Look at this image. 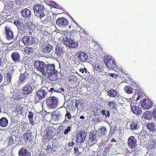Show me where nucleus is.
<instances>
[{
	"mask_svg": "<svg viewBox=\"0 0 156 156\" xmlns=\"http://www.w3.org/2000/svg\"><path fill=\"white\" fill-rule=\"evenodd\" d=\"M48 93V88H42L37 92L35 97V103H37L47 96Z\"/></svg>",
	"mask_w": 156,
	"mask_h": 156,
	"instance_id": "obj_1",
	"label": "nucleus"
},
{
	"mask_svg": "<svg viewBox=\"0 0 156 156\" xmlns=\"http://www.w3.org/2000/svg\"><path fill=\"white\" fill-rule=\"evenodd\" d=\"M55 66L54 64H46L45 67V72L43 73V76H51L53 75L56 76L58 72L57 70L55 69ZM51 78V77L50 79Z\"/></svg>",
	"mask_w": 156,
	"mask_h": 156,
	"instance_id": "obj_2",
	"label": "nucleus"
},
{
	"mask_svg": "<svg viewBox=\"0 0 156 156\" xmlns=\"http://www.w3.org/2000/svg\"><path fill=\"white\" fill-rule=\"evenodd\" d=\"M58 99L54 96L49 97L46 101L47 106L50 109L55 108L58 106Z\"/></svg>",
	"mask_w": 156,
	"mask_h": 156,
	"instance_id": "obj_3",
	"label": "nucleus"
},
{
	"mask_svg": "<svg viewBox=\"0 0 156 156\" xmlns=\"http://www.w3.org/2000/svg\"><path fill=\"white\" fill-rule=\"evenodd\" d=\"M103 58L104 62L108 68L113 69L116 67V62L111 56L108 55H105L104 56Z\"/></svg>",
	"mask_w": 156,
	"mask_h": 156,
	"instance_id": "obj_4",
	"label": "nucleus"
},
{
	"mask_svg": "<svg viewBox=\"0 0 156 156\" xmlns=\"http://www.w3.org/2000/svg\"><path fill=\"white\" fill-rule=\"evenodd\" d=\"M33 9L36 15L40 14L38 17L41 20L42 17L45 16L44 14V12L45 10V8L44 7L40 4H36L34 5L33 6Z\"/></svg>",
	"mask_w": 156,
	"mask_h": 156,
	"instance_id": "obj_5",
	"label": "nucleus"
},
{
	"mask_svg": "<svg viewBox=\"0 0 156 156\" xmlns=\"http://www.w3.org/2000/svg\"><path fill=\"white\" fill-rule=\"evenodd\" d=\"M45 63L43 61H35L34 63V69L41 72L43 75V73L45 72Z\"/></svg>",
	"mask_w": 156,
	"mask_h": 156,
	"instance_id": "obj_6",
	"label": "nucleus"
},
{
	"mask_svg": "<svg viewBox=\"0 0 156 156\" xmlns=\"http://www.w3.org/2000/svg\"><path fill=\"white\" fill-rule=\"evenodd\" d=\"M87 133L84 130H80L78 132L76 136V142L77 143H82L85 140Z\"/></svg>",
	"mask_w": 156,
	"mask_h": 156,
	"instance_id": "obj_7",
	"label": "nucleus"
},
{
	"mask_svg": "<svg viewBox=\"0 0 156 156\" xmlns=\"http://www.w3.org/2000/svg\"><path fill=\"white\" fill-rule=\"evenodd\" d=\"M12 73L11 71H8L6 74V78L5 79L4 83L0 85V89L4 86L7 85H9L11 84Z\"/></svg>",
	"mask_w": 156,
	"mask_h": 156,
	"instance_id": "obj_8",
	"label": "nucleus"
},
{
	"mask_svg": "<svg viewBox=\"0 0 156 156\" xmlns=\"http://www.w3.org/2000/svg\"><path fill=\"white\" fill-rule=\"evenodd\" d=\"M78 60L82 62H85L88 58V55L87 53L84 51H80L77 53Z\"/></svg>",
	"mask_w": 156,
	"mask_h": 156,
	"instance_id": "obj_9",
	"label": "nucleus"
},
{
	"mask_svg": "<svg viewBox=\"0 0 156 156\" xmlns=\"http://www.w3.org/2000/svg\"><path fill=\"white\" fill-rule=\"evenodd\" d=\"M23 42L25 45L33 44L35 42L34 37L28 36H26L23 37Z\"/></svg>",
	"mask_w": 156,
	"mask_h": 156,
	"instance_id": "obj_10",
	"label": "nucleus"
},
{
	"mask_svg": "<svg viewBox=\"0 0 156 156\" xmlns=\"http://www.w3.org/2000/svg\"><path fill=\"white\" fill-rule=\"evenodd\" d=\"M4 30L6 39L8 40L13 39L14 38L13 32L11 28L6 26L5 27Z\"/></svg>",
	"mask_w": 156,
	"mask_h": 156,
	"instance_id": "obj_11",
	"label": "nucleus"
},
{
	"mask_svg": "<svg viewBox=\"0 0 156 156\" xmlns=\"http://www.w3.org/2000/svg\"><path fill=\"white\" fill-rule=\"evenodd\" d=\"M78 43L69 38H67L64 41V44L66 46L72 48L76 47L78 46Z\"/></svg>",
	"mask_w": 156,
	"mask_h": 156,
	"instance_id": "obj_12",
	"label": "nucleus"
},
{
	"mask_svg": "<svg viewBox=\"0 0 156 156\" xmlns=\"http://www.w3.org/2000/svg\"><path fill=\"white\" fill-rule=\"evenodd\" d=\"M141 107L144 109H148L151 108L153 103L149 99H144L141 101Z\"/></svg>",
	"mask_w": 156,
	"mask_h": 156,
	"instance_id": "obj_13",
	"label": "nucleus"
},
{
	"mask_svg": "<svg viewBox=\"0 0 156 156\" xmlns=\"http://www.w3.org/2000/svg\"><path fill=\"white\" fill-rule=\"evenodd\" d=\"M29 77V74L26 71L21 74L18 81V85H20L22 83L26 82Z\"/></svg>",
	"mask_w": 156,
	"mask_h": 156,
	"instance_id": "obj_14",
	"label": "nucleus"
},
{
	"mask_svg": "<svg viewBox=\"0 0 156 156\" xmlns=\"http://www.w3.org/2000/svg\"><path fill=\"white\" fill-rule=\"evenodd\" d=\"M56 23L59 27H66L68 25V22L66 19L60 17L57 20Z\"/></svg>",
	"mask_w": 156,
	"mask_h": 156,
	"instance_id": "obj_15",
	"label": "nucleus"
},
{
	"mask_svg": "<svg viewBox=\"0 0 156 156\" xmlns=\"http://www.w3.org/2000/svg\"><path fill=\"white\" fill-rule=\"evenodd\" d=\"M96 136L94 134H92L89 136L88 140L86 143V144L88 147H90L95 144L97 141Z\"/></svg>",
	"mask_w": 156,
	"mask_h": 156,
	"instance_id": "obj_16",
	"label": "nucleus"
},
{
	"mask_svg": "<svg viewBox=\"0 0 156 156\" xmlns=\"http://www.w3.org/2000/svg\"><path fill=\"white\" fill-rule=\"evenodd\" d=\"M137 140L134 136H130L128 140L127 144L129 147L131 149H134L136 146Z\"/></svg>",
	"mask_w": 156,
	"mask_h": 156,
	"instance_id": "obj_17",
	"label": "nucleus"
},
{
	"mask_svg": "<svg viewBox=\"0 0 156 156\" xmlns=\"http://www.w3.org/2000/svg\"><path fill=\"white\" fill-rule=\"evenodd\" d=\"M130 107L132 112L137 115H140L142 113L141 108L139 106L134 105L133 103L130 104Z\"/></svg>",
	"mask_w": 156,
	"mask_h": 156,
	"instance_id": "obj_18",
	"label": "nucleus"
},
{
	"mask_svg": "<svg viewBox=\"0 0 156 156\" xmlns=\"http://www.w3.org/2000/svg\"><path fill=\"white\" fill-rule=\"evenodd\" d=\"M33 90L30 85L27 83L26 84L22 89V92L23 94H29L32 92Z\"/></svg>",
	"mask_w": 156,
	"mask_h": 156,
	"instance_id": "obj_19",
	"label": "nucleus"
},
{
	"mask_svg": "<svg viewBox=\"0 0 156 156\" xmlns=\"http://www.w3.org/2000/svg\"><path fill=\"white\" fill-rule=\"evenodd\" d=\"M19 156H31L30 151L24 148H21L18 151Z\"/></svg>",
	"mask_w": 156,
	"mask_h": 156,
	"instance_id": "obj_20",
	"label": "nucleus"
},
{
	"mask_svg": "<svg viewBox=\"0 0 156 156\" xmlns=\"http://www.w3.org/2000/svg\"><path fill=\"white\" fill-rule=\"evenodd\" d=\"M46 138L49 140L52 138L55 135V133L51 128L48 127L46 129Z\"/></svg>",
	"mask_w": 156,
	"mask_h": 156,
	"instance_id": "obj_21",
	"label": "nucleus"
},
{
	"mask_svg": "<svg viewBox=\"0 0 156 156\" xmlns=\"http://www.w3.org/2000/svg\"><path fill=\"white\" fill-rule=\"evenodd\" d=\"M53 49L52 46L49 44H44L42 45V51L45 53H48Z\"/></svg>",
	"mask_w": 156,
	"mask_h": 156,
	"instance_id": "obj_22",
	"label": "nucleus"
},
{
	"mask_svg": "<svg viewBox=\"0 0 156 156\" xmlns=\"http://www.w3.org/2000/svg\"><path fill=\"white\" fill-rule=\"evenodd\" d=\"M21 15L26 19H29L31 16V14L30 11L27 9H22L21 11Z\"/></svg>",
	"mask_w": 156,
	"mask_h": 156,
	"instance_id": "obj_23",
	"label": "nucleus"
},
{
	"mask_svg": "<svg viewBox=\"0 0 156 156\" xmlns=\"http://www.w3.org/2000/svg\"><path fill=\"white\" fill-rule=\"evenodd\" d=\"M11 57L12 60L15 62H18L20 61V55L17 51H14L12 54Z\"/></svg>",
	"mask_w": 156,
	"mask_h": 156,
	"instance_id": "obj_24",
	"label": "nucleus"
},
{
	"mask_svg": "<svg viewBox=\"0 0 156 156\" xmlns=\"http://www.w3.org/2000/svg\"><path fill=\"white\" fill-rule=\"evenodd\" d=\"M108 108L109 110L116 109L117 108V102L114 100L107 101Z\"/></svg>",
	"mask_w": 156,
	"mask_h": 156,
	"instance_id": "obj_25",
	"label": "nucleus"
},
{
	"mask_svg": "<svg viewBox=\"0 0 156 156\" xmlns=\"http://www.w3.org/2000/svg\"><path fill=\"white\" fill-rule=\"evenodd\" d=\"M107 94L110 97L115 98L117 97L118 93L114 89H111L107 92Z\"/></svg>",
	"mask_w": 156,
	"mask_h": 156,
	"instance_id": "obj_26",
	"label": "nucleus"
},
{
	"mask_svg": "<svg viewBox=\"0 0 156 156\" xmlns=\"http://www.w3.org/2000/svg\"><path fill=\"white\" fill-rule=\"evenodd\" d=\"M139 127V122L136 121H133L132 122L130 125V129L132 131L138 129Z\"/></svg>",
	"mask_w": 156,
	"mask_h": 156,
	"instance_id": "obj_27",
	"label": "nucleus"
},
{
	"mask_svg": "<svg viewBox=\"0 0 156 156\" xmlns=\"http://www.w3.org/2000/svg\"><path fill=\"white\" fill-rule=\"evenodd\" d=\"M107 133V130L105 126H102L98 130V134L99 136L101 137L106 135Z\"/></svg>",
	"mask_w": 156,
	"mask_h": 156,
	"instance_id": "obj_28",
	"label": "nucleus"
},
{
	"mask_svg": "<svg viewBox=\"0 0 156 156\" xmlns=\"http://www.w3.org/2000/svg\"><path fill=\"white\" fill-rule=\"evenodd\" d=\"M8 124V121L7 119L4 117L0 119V126L2 127H5Z\"/></svg>",
	"mask_w": 156,
	"mask_h": 156,
	"instance_id": "obj_29",
	"label": "nucleus"
},
{
	"mask_svg": "<svg viewBox=\"0 0 156 156\" xmlns=\"http://www.w3.org/2000/svg\"><path fill=\"white\" fill-rule=\"evenodd\" d=\"M64 51L62 48L57 46L55 49V53L57 55L58 57H60L64 53Z\"/></svg>",
	"mask_w": 156,
	"mask_h": 156,
	"instance_id": "obj_30",
	"label": "nucleus"
},
{
	"mask_svg": "<svg viewBox=\"0 0 156 156\" xmlns=\"http://www.w3.org/2000/svg\"><path fill=\"white\" fill-rule=\"evenodd\" d=\"M143 118L146 119H150L152 117L151 112L149 111L145 112L142 115Z\"/></svg>",
	"mask_w": 156,
	"mask_h": 156,
	"instance_id": "obj_31",
	"label": "nucleus"
},
{
	"mask_svg": "<svg viewBox=\"0 0 156 156\" xmlns=\"http://www.w3.org/2000/svg\"><path fill=\"white\" fill-rule=\"evenodd\" d=\"M52 116L56 120L59 119V117L61 116V114L58 110H56L52 113Z\"/></svg>",
	"mask_w": 156,
	"mask_h": 156,
	"instance_id": "obj_32",
	"label": "nucleus"
},
{
	"mask_svg": "<svg viewBox=\"0 0 156 156\" xmlns=\"http://www.w3.org/2000/svg\"><path fill=\"white\" fill-rule=\"evenodd\" d=\"M23 111L21 105L19 104H17L15 108V111L17 114H21Z\"/></svg>",
	"mask_w": 156,
	"mask_h": 156,
	"instance_id": "obj_33",
	"label": "nucleus"
},
{
	"mask_svg": "<svg viewBox=\"0 0 156 156\" xmlns=\"http://www.w3.org/2000/svg\"><path fill=\"white\" fill-rule=\"evenodd\" d=\"M147 129L151 131H154L155 130V126L154 123H148L147 126Z\"/></svg>",
	"mask_w": 156,
	"mask_h": 156,
	"instance_id": "obj_34",
	"label": "nucleus"
},
{
	"mask_svg": "<svg viewBox=\"0 0 156 156\" xmlns=\"http://www.w3.org/2000/svg\"><path fill=\"white\" fill-rule=\"evenodd\" d=\"M29 114L28 116V117L30 121V123L32 125H34V122L33 120L34 114L31 112H29Z\"/></svg>",
	"mask_w": 156,
	"mask_h": 156,
	"instance_id": "obj_35",
	"label": "nucleus"
},
{
	"mask_svg": "<svg viewBox=\"0 0 156 156\" xmlns=\"http://www.w3.org/2000/svg\"><path fill=\"white\" fill-rule=\"evenodd\" d=\"M126 92L128 94H132L133 92V89L129 86H126L124 88Z\"/></svg>",
	"mask_w": 156,
	"mask_h": 156,
	"instance_id": "obj_36",
	"label": "nucleus"
},
{
	"mask_svg": "<svg viewBox=\"0 0 156 156\" xmlns=\"http://www.w3.org/2000/svg\"><path fill=\"white\" fill-rule=\"evenodd\" d=\"M102 65V63L100 61H98L94 63V68L95 70L96 71H98V69L101 67Z\"/></svg>",
	"mask_w": 156,
	"mask_h": 156,
	"instance_id": "obj_37",
	"label": "nucleus"
},
{
	"mask_svg": "<svg viewBox=\"0 0 156 156\" xmlns=\"http://www.w3.org/2000/svg\"><path fill=\"white\" fill-rule=\"evenodd\" d=\"M15 25L17 27L19 30H22V27L23 26L21 22L18 20L14 21Z\"/></svg>",
	"mask_w": 156,
	"mask_h": 156,
	"instance_id": "obj_38",
	"label": "nucleus"
},
{
	"mask_svg": "<svg viewBox=\"0 0 156 156\" xmlns=\"http://www.w3.org/2000/svg\"><path fill=\"white\" fill-rule=\"evenodd\" d=\"M33 48L31 47H26L24 48V51L27 55H30V53L33 52Z\"/></svg>",
	"mask_w": 156,
	"mask_h": 156,
	"instance_id": "obj_39",
	"label": "nucleus"
},
{
	"mask_svg": "<svg viewBox=\"0 0 156 156\" xmlns=\"http://www.w3.org/2000/svg\"><path fill=\"white\" fill-rule=\"evenodd\" d=\"M31 133L28 132V131H27L23 135V138L26 140L27 141L29 140V138L31 137Z\"/></svg>",
	"mask_w": 156,
	"mask_h": 156,
	"instance_id": "obj_40",
	"label": "nucleus"
},
{
	"mask_svg": "<svg viewBox=\"0 0 156 156\" xmlns=\"http://www.w3.org/2000/svg\"><path fill=\"white\" fill-rule=\"evenodd\" d=\"M101 112L102 114L105 115L106 118H109L110 115V112L108 111H107L106 112L104 110H102L101 111Z\"/></svg>",
	"mask_w": 156,
	"mask_h": 156,
	"instance_id": "obj_41",
	"label": "nucleus"
},
{
	"mask_svg": "<svg viewBox=\"0 0 156 156\" xmlns=\"http://www.w3.org/2000/svg\"><path fill=\"white\" fill-rule=\"evenodd\" d=\"M7 140L9 143V145H12L14 143V140L13 138V136H12L8 137L7 139Z\"/></svg>",
	"mask_w": 156,
	"mask_h": 156,
	"instance_id": "obj_42",
	"label": "nucleus"
},
{
	"mask_svg": "<svg viewBox=\"0 0 156 156\" xmlns=\"http://www.w3.org/2000/svg\"><path fill=\"white\" fill-rule=\"evenodd\" d=\"M49 5L52 6L56 9H59V6L54 2L51 1L49 2Z\"/></svg>",
	"mask_w": 156,
	"mask_h": 156,
	"instance_id": "obj_43",
	"label": "nucleus"
},
{
	"mask_svg": "<svg viewBox=\"0 0 156 156\" xmlns=\"http://www.w3.org/2000/svg\"><path fill=\"white\" fill-rule=\"evenodd\" d=\"M74 154L76 156H79L81 154L80 152L79 151L78 148L77 147L74 148Z\"/></svg>",
	"mask_w": 156,
	"mask_h": 156,
	"instance_id": "obj_44",
	"label": "nucleus"
},
{
	"mask_svg": "<svg viewBox=\"0 0 156 156\" xmlns=\"http://www.w3.org/2000/svg\"><path fill=\"white\" fill-rule=\"evenodd\" d=\"M75 77L74 76H69L68 77L67 79L69 82H72L74 81Z\"/></svg>",
	"mask_w": 156,
	"mask_h": 156,
	"instance_id": "obj_45",
	"label": "nucleus"
},
{
	"mask_svg": "<svg viewBox=\"0 0 156 156\" xmlns=\"http://www.w3.org/2000/svg\"><path fill=\"white\" fill-rule=\"evenodd\" d=\"M110 151V147H106L104 149V153L106 155L108 154Z\"/></svg>",
	"mask_w": 156,
	"mask_h": 156,
	"instance_id": "obj_46",
	"label": "nucleus"
},
{
	"mask_svg": "<svg viewBox=\"0 0 156 156\" xmlns=\"http://www.w3.org/2000/svg\"><path fill=\"white\" fill-rule=\"evenodd\" d=\"M155 142H154L153 140H152V141L151 142V144L150 145V149H153L155 147Z\"/></svg>",
	"mask_w": 156,
	"mask_h": 156,
	"instance_id": "obj_47",
	"label": "nucleus"
},
{
	"mask_svg": "<svg viewBox=\"0 0 156 156\" xmlns=\"http://www.w3.org/2000/svg\"><path fill=\"white\" fill-rule=\"evenodd\" d=\"M71 128L69 126L67 127V129H66L64 132V134L66 135L68 134L69 132L71 131Z\"/></svg>",
	"mask_w": 156,
	"mask_h": 156,
	"instance_id": "obj_48",
	"label": "nucleus"
},
{
	"mask_svg": "<svg viewBox=\"0 0 156 156\" xmlns=\"http://www.w3.org/2000/svg\"><path fill=\"white\" fill-rule=\"evenodd\" d=\"M72 115L67 110L66 111V113L65 115V117H67L69 119H71V118Z\"/></svg>",
	"mask_w": 156,
	"mask_h": 156,
	"instance_id": "obj_49",
	"label": "nucleus"
},
{
	"mask_svg": "<svg viewBox=\"0 0 156 156\" xmlns=\"http://www.w3.org/2000/svg\"><path fill=\"white\" fill-rule=\"evenodd\" d=\"M58 132L61 133V132L64 130V127L62 126H60L57 129Z\"/></svg>",
	"mask_w": 156,
	"mask_h": 156,
	"instance_id": "obj_50",
	"label": "nucleus"
},
{
	"mask_svg": "<svg viewBox=\"0 0 156 156\" xmlns=\"http://www.w3.org/2000/svg\"><path fill=\"white\" fill-rule=\"evenodd\" d=\"M115 133V131L113 130H112L111 129H110V130L109 132V134L108 135V138L111 137L112 136V135L114 134Z\"/></svg>",
	"mask_w": 156,
	"mask_h": 156,
	"instance_id": "obj_51",
	"label": "nucleus"
},
{
	"mask_svg": "<svg viewBox=\"0 0 156 156\" xmlns=\"http://www.w3.org/2000/svg\"><path fill=\"white\" fill-rule=\"evenodd\" d=\"M152 114L154 118L156 119V108H154L153 109L152 112Z\"/></svg>",
	"mask_w": 156,
	"mask_h": 156,
	"instance_id": "obj_52",
	"label": "nucleus"
},
{
	"mask_svg": "<svg viewBox=\"0 0 156 156\" xmlns=\"http://www.w3.org/2000/svg\"><path fill=\"white\" fill-rule=\"evenodd\" d=\"M43 22V24H44V26H46V24L49 22V21L47 19H45Z\"/></svg>",
	"mask_w": 156,
	"mask_h": 156,
	"instance_id": "obj_53",
	"label": "nucleus"
},
{
	"mask_svg": "<svg viewBox=\"0 0 156 156\" xmlns=\"http://www.w3.org/2000/svg\"><path fill=\"white\" fill-rule=\"evenodd\" d=\"M99 71L101 73H104V69H105V67H103L102 65L99 68Z\"/></svg>",
	"mask_w": 156,
	"mask_h": 156,
	"instance_id": "obj_54",
	"label": "nucleus"
},
{
	"mask_svg": "<svg viewBox=\"0 0 156 156\" xmlns=\"http://www.w3.org/2000/svg\"><path fill=\"white\" fill-rule=\"evenodd\" d=\"M51 146L50 144H48L46 147V150H48L50 149L51 150Z\"/></svg>",
	"mask_w": 156,
	"mask_h": 156,
	"instance_id": "obj_55",
	"label": "nucleus"
},
{
	"mask_svg": "<svg viewBox=\"0 0 156 156\" xmlns=\"http://www.w3.org/2000/svg\"><path fill=\"white\" fill-rule=\"evenodd\" d=\"M74 143L73 142H70L68 143V145L69 147H72L74 145Z\"/></svg>",
	"mask_w": 156,
	"mask_h": 156,
	"instance_id": "obj_56",
	"label": "nucleus"
},
{
	"mask_svg": "<svg viewBox=\"0 0 156 156\" xmlns=\"http://www.w3.org/2000/svg\"><path fill=\"white\" fill-rule=\"evenodd\" d=\"M57 147V146L55 145H54L53 144L51 149V151H55V150H54V149L56 148Z\"/></svg>",
	"mask_w": 156,
	"mask_h": 156,
	"instance_id": "obj_57",
	"label": "nucleus"
},
{
	"mask_svg": "<svg viewBox=\"0 0 156 156\" xmlns=\"http://www.w3.org/2000/svg\"><path fill=\"white\" fill-rule=\"evenodd\" d=\"M3 79V76L2 75V74L0 73V83H1Z\"/></svg>",
	"mask_w": 156,
	"mask_h": 156,
	"instance_id": "obj_58",
	"label": "nucleus"
},
{
	"mask_svg": "<svg viewBox=\"0 0 156 156\" xmlns=\"http://www.w3.org/2000/svg\"><path fill=\"white\" fill-rule=\"evenodd\" d=\"M55 90L53 88H50V90H48V92H55Z\"/></svg>",
	"mask_w": 156,
	"mask_h": 156,
	"instance_id": "obj_59",
	"label": "nucleus"
},
{
	"mask_svg": "<svg viewBox=\"0 0 156 156\" xmlns=\"http://www.w3.org/2000/svg\"><path fill=\"white\" fill-rule=\"evenodd\" d=\"M76 24V26L78 28H79L80 30H81L82 29V27L79 25L77 23L74 22Z\"/></svg>",
	"mask_w": 156,
	"mask_h": 156,
	"instance_id": "obj_60",
	"label": "nucleus"
},
{
	"mask_svg": "<svg viewBox=\"0 0 156 156\" xmlns=\"http://www.w3.org/2000/svg\"><path fill=\"white\" fill-rule=\"evenodd\" d=\"M142 96H141L140 95H139L138 96L137 98H136V101H137L139 100L141 98H142Z\"/></svg>",
	"mask_w": 156,
	"mask_h": 156,
	"instance_id": "obj_61",
	"label": "nucleus"
},
{
	"mask_svg": "<svg viewBox=\"0 0 156 156\" xmlns=\"http://www.w3.org/2000/svg\"><path fill=\"white\" fill-rule=\"evenodd\" d=\"M108 75L112 77H114L115 76V73H110L108 74Z\"/></svg>",
	"mask_w": 156,
	"mask_h": 156,
	"instance_id": "obj_62",
	"label": "nucleus"
},
{
	"mask_svg": "<svg viewBox=\"0 0 156 156\" xmlns=\"http://www.w3.org/2000/svg\"><path fill=\"white\" fill-rule=\"evenodd\" d=\"M104 145L105 144H104V143L102 142L99 144V147H101L102 146H104Z\"/></svg>",
	"mask_w": 156,
	"mask_h": 156,
	"instance_id": "obj_63",
	"label": "nucleus"
},
{
	"mask_svg": "<svg viewBox=\"0 0 156 156\" xmlns=\"http://www.w3.org/2000/svg\"><path fill=\"white\" fill-rule=\"evenodd\" d=\"M111 143L113 142H116V141L115 139L113 138L111 140Z\"/></svg>",
	"mask_w": 156,
	"mask_h": 156,
	"instance_id": "obj_64",
	"label": "nucleus"
}]
</instances>
